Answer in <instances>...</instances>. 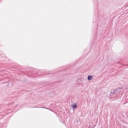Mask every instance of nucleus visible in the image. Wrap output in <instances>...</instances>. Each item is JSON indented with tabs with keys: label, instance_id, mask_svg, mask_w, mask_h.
I'll use <instances>...</instances> for the list:
<instances>
[{
	"label": "nucleus",
	"instance_id": "obj_4",
	"mask_svg": "<svg viewBox=\"0 0 128 128\" xmlns=\"http://www.w3.org/2000/svg\"><path fill=\"white\" fill-rule=\"evenodd\" d=\"M50 74H50V73H48V74H46V76H50Z\"/></svg>",
	"mask_w": 128,
	"mask_h": 128
},
{
	"label": "nucleus",
	"instance_id": "obj_5",
	"mask_svg": "<svg viewBox=\"0 0 128 128\" xmlns=\"http://www.w3.org/2000/svg\"><path fill=\"white\" fill-rule=\"evenodd\" d=\"M35 108H42V107H35Z\"/></svg>",
	"mask_w": 128,
	"mask_h": 128
},
{
	"label": "nucleus",
	"instance_id": "obj_3",
	"mask_svg": "<svg viewBox=\"0 0 128 128\" xmlns=\"http://www.w3.org/2000/svg\"><path fill=\"white\" fill-rule=\"evenodd\" d=\"M93 78L92 76H89L88 77V80H92Z\"/></svg>",
	"mask_w": 128,
	"mask_h": 128
},
{
	"label": "nucleus",
	"instance_id": "obj_1",
	"mask_svg": "<svg viewBox=\"0 0 128 128\" xmlns=\"http://www.w3.org/2000/svg\"><path fill=\"white\" fill-rule=\"evenodd\" d=\"M118 90L116 89L114 90H112L110 94V96L114 98V96H115V94H118Z\"/></svg>",
	"mask_w": 128,
	"mask_h": 128
},
{
	"label": "nucleus",
	"instance_id": "obj_2",
	"mask_svg": "<svg viewBox=\"0 0 128 128\" xmlns=\"http://www.w3.org/2000/svg\"><path fill=\"white\" fill-rule=\"evenodd\" d=\"M72 108H78V105L74 103L72 105Z\"/></svg>",
	"mask_w": 128,
	"mask_h": 128
}]
</instances>
